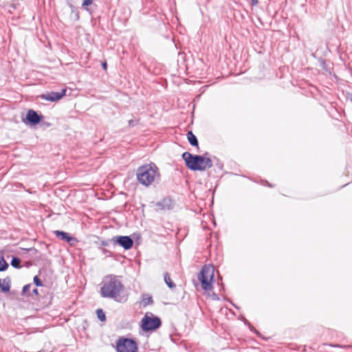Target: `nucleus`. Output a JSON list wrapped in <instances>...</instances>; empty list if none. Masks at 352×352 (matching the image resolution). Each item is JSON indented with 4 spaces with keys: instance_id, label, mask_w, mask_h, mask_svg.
Instances as JSON below:
<instances>
[{
    "instance_id": "6e6552de",
    "label": "nucleus",
    "mask_w": 352,
    "mask_h": 352,
    "mask_svg": "<svg viewBox=\"0 0 352 352\" xmlns=\"http://www.w3.org/2000/svg\"><path fill=\"white\" fill-rule=\"evenodd\" d=\"M66 93V89H63L60 92H50L45 94H42L40 97L45 100L55 102L61 99Z\"/></svg>"
},
{
    "instance_id": "4468645a",
    "label": "nucleus",
    "mask_w": 352,
    "mask_h": 352,
    "mask_svg": "<svg viewBox=\"0 0 352 352\" xmlns=\"http://www.w3.org/2000/svg\"><path fill=\"white\" fill-rule=\"evenodd\" d=\"M153 302V300H152V297L147 294H143L142 296V303H143V305L144 306H146L151 303Z\"/></svg>"
},
{
    "instance_id": "9b49d317",
    "label": "nucleus",
    "mask_w": 352,
    "mask_h": 352,
    "mask_svg": "<svg viewBox=\"0 0 352 352\" xmlns=\"http://www.w3.org/2000/svg\"><path fill=\"white\" fill-rule=\"evenodd\" d=\"M54 234L56 237L60 239L63 241H65L70 243L72 241L76 240L74 238L69 236V234L65 232L55 230L54 231Z\"/></svg>"
},
{
    "instance_id": "7ed1b4c3",
    "label": "nucleus",
    "mask_w": 352,
    "mask_h": 352,
    "mask_svg": "<svg viewBox=\"0 0 352 352\" xmlns=\"http://www.w3.org/2000/svg\"><path fill=\"white\" fill-rule=\"evenodd\" d=\"M182 158L185 162L186 166L192 170L204 171L211 168L213 165L210 158L203 155H194L189 152L184 153Z\"/></svg>"
},
{
    "instance_id": "f3484780",
    "label": "nucleus",
    "mask_w": 352,
    "mask_h": 352,
    "mask_svg": "<svg viewBox=\"0 0 352 352\" xmlns=\"http://www.w3.org/2000/svg\"><path fill=\"white\" fill-rule=\"evenodd\" d=\"M21 260L17 257H13L11 261V265L15 268H20Z\"/></svg>"
},
{
    "instance_id": "393cba45",
    "label": "nucleus",
    "mask_w": 352,
    "mask_h": 352,
    "mask_svg": "<svg viewBox=\"0 0 352 352\" xmlns=\"http://www.w3.org/2000/svg\"><path fill=\"white\" fill-rule=\"evenodd\" d=\"M351 100H352V98H351Z\"/></svg>"
},
{
    "instance_id": "0eeeda50",
    "label": "nucleus",
    "mask_w": 352,
    "mask_h": 352,
    "mask_svg": "<svg viewBox=\"0 0 352 352\" xmlns=\"http://www.w3.org/2000/svg\"><path fill=\"white\" fill-rule=\"evenodd\" d=\"M114 243L119 244L123 247L125 250L130 249L133 243V240L127 236H119L112 239Z\"/></svg>"
},
{
    "instance_id": "2eb2a0df",
    "label": "nucleus",
    "mask_w": 352,
    "mask_h": 352,
    "mask_svg": "<svg viewBox=\"0 0 352 352\" xmlns=\"http://www.w3.org/2000/svg\"><path fill=\"white\" fill-rule=\"evenodd\" d=\"M8 267V264L5 261L4 258L0 256V272L5 271Z\"/></svg>"
},
{
    "instance_id": "f03ea898",
    "label": "nucleus",
    "mask_w": 352,
    "mask_h": 352,
    "mask_svg": "<svg viewBox=\"0 0 352 352\" xmlns=\"http://www.w3.org/2000/svg\"><path fill=\"white\" fill-rule=\"evenodd\" d=\"M136 175L138 182L145 186L151 185L160 177L159 168L153 163L139 167Z\"/></svg>"
},
{
    "instance_id": "412c9836",
    "label": "nucleus",
    "mask_w": 352,
    "mask_h": 352,
    "mask_svg": "<svg viewBox=\"0 0 352 352\" xmlns=\"http://www.w3.org/2000/svg\"><path fill=\"white\" fill-rule=\"evenodd\" d=\"M102 67L104 69H107V63L106 62H104L102 63Z\"/></svg>"
},
{
    "instance_id": "aec40b11",
    "label": "nucleus",
    "mask_w": 352,
    "mask_h": 352,
    "mask_svg": "<svg viewBox=\"0 0 352 352\" xmlns=\"http://www.w3.org/2000/svg\"><path fill=\"white\" fill-rule=\"evenodd\" d=\"M31 287L32 285L30 284L25 285L23 288V294H26L30 291Z\"/></svg>"
},
{
    "instance_id": "a211bd4d",
    "label": "nucleus",
    "mask_w": 352,
    "mask_h": 352,
    "mask_svg": "<svg viewBox=\"0 0 352 352\" xmlns=\"http://www.w3.org/2000/svg\"><path fill=\"white\" fill-rule=\"evenodd\" d=\"M93 0H84L82 4V8L86 10H88L87 6L92 4Z\"/></svg>"
},
{
    "instance_id": "f257e3e1",
    "label": "nucleus",
    "mask_w": 352,
    "mask_h": 352,
    "mask_svg": "<svg viewBox=\"0 0 352 352\" xmlns=\"http://www.w3.org/2000/svg\"><path fill=\"white\" fill-rule=\"evenodd\" d=\"M124 290L121 281L114 276H107L104 278L101 287V295L120 301V294Z\"/></svg>"
},
{
    "instance_id": "9d476101",
    "label": "nucleus",
    "mask_w": 352,
    "mask_h": 352,
    "mask_svg": "<svg viewBox=\"0 0 352 352\" xmlns=\"http://www.w3.org/2000/svg\"><path fill=\"white\" fill-rule=\"evenodd\" d=\"M10 278L6 277L3 279H0V290L3 293H8L10 290Z\"/></svg>"
},
{
    "instance_id": "423d86ee",
    "label": "nucleus",
    "mask_w": 352,
    "mask_h": 352,
    "mask_svg": "<svg viewBox=\"0 0 352 352\" xmlns=\"http://www.w3.org/2000/svg\"><path fill=\"white\" fill-rule=\"evenodd\" d=\"M162 324L161 320L158 317H155L152 314H146L142 319V328L144 331H151L158 329Z\"/></svg>"
},
{
    "instance_id": "b1692460",
    "label": "nucleus",
    "mask_w": 352,
    "mask_h": 352,
    "mask_svg": "<svg viewBox=\"0 0 352 352\" xmlns=\"http://www.w3.org/2000/svg\"><path fill=\"white\" fill-rule=\"evenodd\" d=\"M129 124L131 125V126H133L134 124H133V120H130L129 121Z\"/></svg>"
},
{
    "instance_id": "f8f14e48",
    "label": "nucleus",
    "mask_w": 352,
    "mask_h": 352,
    "mask_svg": "<svg viewBox=\"0 0 352 352\" xmlns=\"http://www.w3.org/2000/svg\"><path fill=\"white\" fill-rule=\"evenodd\" d=\"M186 135L189 143L192 146L198 147V140L197 137L193 134V133L192 131H188Z\"/></svg>"
},
{
    "instance_id": "1a4fd4ad",
    "label": "nucleus",
    "mask_w": 352,
    "mask_h": 352,
    "mask_svg": "<svg viewBox=\"0 0 352 352\" xmlns=\"http://www.w3.org/2000/svg\"><path fill=\"white\" fill-rule=\"evenodd\" d=\"M26 119L30 123L34 125L40 122L41 116L35 111L30 109L27 113Z\"/></svg>"
},
{
    "instance_id": "dca6fc26",
    "label": "nucleus",
    "mask_w": 352,
    "mask_h": 352,
    "mask_svg": "<svg viewBox=\"0 0 352 352\" xmlns=\"http://www.w3.org/2000/svg\"><path fill=\"white\" fill-rule=\"evenodd\" d=\"M96 314H97L98 318L100 321H104L106 320L105 314H104V312L103 311L102 309H97Z\"/></svg>"
},
{
    "instance_id": "5701e85b",
    "label": "nucleus",
    "mask_w": 352,
    "mask_h": 352,
    "mask_svg": "<svg viewBox=\"0 0 352 352\" xmlns=\"http://www.w3.org/2000/svg\"><path fill=\"white\" fill-rule=\"evenodd\" d=\"M32 293L35 295H38V289H34L32 290Z\"/></svg>"
},
{
    "instance_id": "39448f33",
    "label": "nucleus",
    "mask_w": 352,
    "mask_h": 352,
    "mask_svg": "<svg viewBox=\"0 0 352 352\" xmlns=\"http://www.w3.org/2000/svg\"><path fill=\"white\" fill-rule=\"evenodd\" d=\"M118 352H138L137 343L129 338H121L116 342Z\"/></svg>"
},
{
    "instance_id": "4be33fe9",
    "label": "nucleus",
    "mask_w": 352,
    "mask_h": 352,
    "mask_svg": "<svg viewBox=\"0 0 352 352\" xmlns=\"http://www.w3.org/2000/svg\"><path fill=\"white\" fill-rule=\"evenodd\" d=\"M251 1H252V4L253 6H256V5H257V4H258V0H251Z\"/></svg>"
},
{
    "instance_id": "6ab92c4d",
    "label": "nucleus",
    "mask_w": 352,
    "mask_h": 352,
    "mask_svg": "<svg viewBox=\"0 0 352 352\" xmlns=\"http://www.w3.org/2000/svg\"><path fill=\"white\" fill-rule=\"evenodd\" d=\"M34 284H35L36 286H38V287H40V286H42V285H43V283H42L41 280L38 278V276H34Z\"/></svg>"
},
{
    "instance_id": "ddd939ff",
    "label": "nucleus",
    "mask_w": 352,
    "mask_h": 352,
    "mask_svg": "<svg viewBox=\"0 0 352 352\" xmlns=\"http://www.w3.org/2000/svg\"><path fill=\"white\" fill-rule=\"evenodd\" d=\"M164 281L166 283V285L171 289L175 287V283L171 280L170 277L168 272H165L164 274Z\"/></svg>"
},
{
    "instance_id": "20e7f679",
    "label": "nucleus",
    "mask_w": 352,
    "mask_h": 352,
    "mask_svg": "<svg viewBox=\"0 0 352 352\" xmlns=\"http://www.w3.org/2000/svg\"><path fill=\"white\" fill-rule=\"evenodd\" d=\"M214 270L211 265H204L198 275V279L201 284V287L205 291L211 290L214 278Z\"/></svg>"
}]
</instances>
